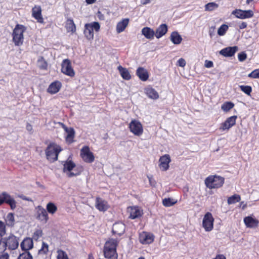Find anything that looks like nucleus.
Here are the masks:
<instances>
[{
	"mask_svg": "<svg viewBox=\"0 0 259 259\" xmlns=\"http://www.w3.org/2000/svg\"><path fill=\"white\" fill-rule=\"evenodd\" d=\"M19 238L13 233L6 234L0 239V250L5 251L7 249L15 250L19 246Z\"/></svg>",
	"mask_w": 259,
	"mask_h": 259,
	"instance_id": "1",
	"label": "nucleus"
},
{
	"mask_svg": "<svg viewBox=\"0 0 259 259\" xmlns=\"http://www.w3.org/2000/svg\"><path fill=\"white\" fill-rule=\"evenodd\" d=\"M116 246V241L114 239H110L105 243L104 247V254L105 258L110 259L117 257Z\"/></svg>",
	"mask_w": 259,
	"mask_h": 259,
	"instance_id": "2",
	"label": "nucleus"
},
{
	"mask_svg": "<svg viewBox=\"0 0 259 259\" xmlns=\"http://www.w3.org/2000/svg\"><path fill=\"white\" fill-rule=\"evenodd\" d=\"M60 146L55 143H50L45 150L47 158L50 162H54L58 159L59 153L61 151Z\"/></svg>",
	"mask_w": 259,
	"mask_h": 259,
	"instance_id": "3",
	"label": "nucleus"
},
{
	"mask_svg": "<svg viewBox=\"0 0 259 259\" xmlns=\"http://www.w3.org/2000/svg\"><path fill=\"white\" fill-rule=\"evenodd\" d=\"M25 27L20 24H17L13 30V40L15 46H19L23 44L24 41L23 33Z\"/></svg>",
	"mask_w": 259,
	"mask_h": 259,
	"instance_id": "4",
	"label": "nucleus"
},
{
	"mask_svg": "<svg viewBox=\"0 0 259 259\" xmlns=\"http://www.w3.org/2000/svg\"><path fill=\"white\" fill-rule=\"evenodd\" d=\"M224 183V178L221 176H209L205 180L206 186L210 189L220 188Z\"/></svg>",
	"mask_w": 259,
	"mask_h": 259,
	"instance_id": "5",
	"label": "nucleus"
},
{
	"mask_svg": "<svg viewBox=\"0 0 259 259\" xmlns=\"http://www.w3.org/2000/svg\"><path fill=\"white\" fill-rule=\"evenodd\" d=\"M6 203L9 204L12 210L16 207V202L9 194L6 192H3L0 194V205Z\"/></svg>",
	"mask_w": 259,
	"mask_h": 259,
	"instance_id": "6",
	"label": "nucleus"
},
{
	"mask_svg": "<svg viewBox=\"0 0 259 259\" xmlns=\"http://www.w3.org/2000/svg\"><path fill=\"white\" fill-rule=\"evenodd\" d=\"M80 156L83 160L87 163H92L95 160V157L88 146H83L80 150Z\"/></svg>",
	"mask_w": 259,
	"mask_h": 259,
	"instance_id": "7",
	"label": "nucleus"
},
{
	"mask_svg": "<svg viewBox=\"0 0 259 259\" xmlns=\"http://www.w3.org/2000/svg\"><path fill=\"white\" fill-rule=\"evenodd\" d=\"M61 72L70 77H73L75 75V72L71 66V61L66 59L63 60L61 63Z\"/></svg>",
	"mask_w": 259,
	"mask_h": 259,
	"instance_id": "8",
	"label": "nucleus"
},
{
	"mask_svg": "<svg viewBox=\"0 0 259 259\" xmlns=\"http://www.w3.org/2000/svg\"><path fill=\"white\" fill-rule=\"evenodd\" d=\"M214 219L210 212H207L204 216L202 226L207 232L211 231L213 227Z\"/></svg>",
	"mask_w": 259,
	"mask_h": 259,
	"instance_id": "9",
	"label": "nucleus"
},
{
	"mask_svg": "<svg viewBox=\"0 0 259 259\" xmlns=\"http://www.w3.org/2000/svg\"><path fill=\"white\" fill-rule=\"evenodd\" d=\"M129 127L131 132L135 135L140 136L143 133V126L141 122L138 120H133L129 124Z\"/></svg>",
	"mask_w": 259,
	"mask_h": 259,
	"instance_id": "10",
	"label": "nucleus"
},
{
	"mask_svg": "<svg viewBox=\"0 0 259 259\" xmlns=\"http://www.w3.org/2000/svg\"><path fill=\"white\" fill-rule=\"evenodd\" d=\"M36 218L40 222L46 224L49 220V216L46 209L39 205L36 208Z\"/></svg>",
	"mask_w": 259,
	"mask_h": 259,
	"instance_id": "11",
	"label": "nucleus"
},
{
	"mask_svg": "<svg viewBox=\"0 0 259 259\" xmlns=\"http://www.w3.org/2000/svg\"><path fill=\"white\" fill-rule=\"evenodd\" d=\"M232 14L235 15L239 19H246L251 18L253 16V12L252 10H242L236 9L232 12Z\"/></svg>",
	"mask_w": 259,
	"mask_h": 259,
	"instance_id": "12",
	"label": "nucleus"
},
{
	"mask_svg": "<svg viewBox=\"0 0 259 259\" xmlns=\"http://www.w3.org/2000/svg\"><path fill=\"white\" fill-rule=\"evenodd\" d=\"M154 240V236L152 234L143 232L139 235V241L143 244L152 243Z\"/></svg>",
	"mask_w": 259,
	"mask_h": 259,
	"instance_id": "13",
	"label": "nucleus"
},
{
	"mask_svg": "<svg viewBox=\"0 0 259 259\" xmlns=\"http://www.w3.org/2000/svg\"><path fill=\"white\" fill-rule=\"evenodd\" d=\"M159 167L163 171H166L169 168V163L171 160L169 155L165 154L161 157L159 159Z\"/></svg>",
	"mask_w": 259,
	"mask_h": 259,
	"instance_id": "14",
	"label": "nucleus"
},
{
	"mask_svg": "<svg viewBox=\"0 0 259 259\" xmlns=\"http://www.w3.org/2000/svg\"><path fill=\"white\" fill-rule=\"evenodd\" d=\"M32 16L40 23H44L41 15V8L40 6H35L32 9Z\"/></svg>",
	"mask_w": 259,
	"mask_h": 259,
	"instance_id": "15",
	"label": "nucleus"
},
{
	"mask_svg": "<svg viewBox=\"0 0 259 259\" xmlns=\"http://www.w3.org/2000/svg\"><path fill=\"white\" fill-rule=\"evenodd\" d=\"M238 50V48L237 46L229 47L221 50L220 51V54L224 57H232L234 55Z\"/></svg>",
	"mask_w": 259,
	"mask_h": 259,
	"instance_id": "16",
	"label": "nucleus"
},
{
	"mask_svg": "<svg viewBox=\"0 0 259 259\" xmlns=\"http://www.w3.org/2000/svg\"><path fill=\"white\" fill-rule=\"evenodd\" d=\"M237 116L234 115L228 118L222 124L221 129L223 131L229 130L235 124Z\"/></svg>",
	"mask_w": 259,
	"mask_h": 259,
	"instance_id": "17",
	"label": "nucleus"
},
{
	"mask_svg": "<svg viewBox=\"0 0 259 259\" xmlns=\"http://www.w3.org/2000/svg\"><path fill=\"white\" fill-rule=\"evenodd\" d=\"M125 226L122 222H117L113 224L112 232L113 234L121 235L125 231Z\"/></svg>",
	"mask_w": 259,
	"mask_h": 259,
	"instance_id": "18",
	"label": "nucleus"
},
{
	"mask_svg": "<svg viewBox=\"0 0 259 259\" xmlns=\"http://www.w3.org/2000/svg\"><path fill=\"white\" fill-rule=\"evenodd\" d=\"M136 74L143 81H146L149 78L148 72L146 69L142 67H140L137 69Z\"/></svg>",
	"mask_w": 259,
	"mask_h": 259,
	"instance_id": "19",
	"label": "nucleus"
},
{
	"mask_svg": "<svg viewBox=\"0 0 259 259\" xmlns=\"http://www.w3.org/2000/svg\"><path fill=\"white\" fill-rule=\"evenodd\" d=\"M20 246L23 250L28 251L29 249L32 248L33 246L32 239L30 238L24 239L21 243Z\"/></svg>",
	"mask_w": 259,
	"mask_h": 259,
	"instance_id": "20",
	"label": "nucleus"
},
{
	"mask_svg": "<svg viewBox=\"0 0 259 259\" xmlns=\"http://www.w3.org/2000/svg\"><path fill=\"white\" fill-rule=\"evenodd\" d=\"M62 86L61 83L59 81L52 82L47 89L48 92L51 94L58 93Z\"/></svg>",
	"mask_w": 259,
	"mask_h": 259,
	"instance_id": "21",
	"label": "nucleus"
},
{
	"mask_svg": "<svg viewBox=\"0 0 259 259\" xmlns=\"http://www.w3.org/2000/svg\"><path fill=\"white\" fill-rule=\"evenodd\" d=\"M96 207L100 211H105L108 208V205L106 201L97 197L96 200Z\"/></svg>",
	"mask_w": 259,
	"mask_h": 259,
	"instance_id": "22",
	"label": "nucleus"
},
{
	"mask_svg": "<svg viewBox=\"0 0 259 259\" xmlns=\"http://www.w3.org/2000/svg\"><path fill=\"white\" fill-rule=\"evenodd\" d=\"M167 31V26L165 24H161L156 30L155 35L159 38L165 35Z\"/></svg>",
	"mask_w": 259,
	"mask_h": 259,
	"instance_id": "23",
	"label": "nucleus"
},
{
	"mask_svg": "<svg viewBox=\"0 0 259 259\" xmlns=\"http://www.w3.org/2000/svg\"><path fill=\"white\" fill-rule=\"evenodd\" d=\"M244 222L247 227L253 228L257 226L258 221L251 217H246L244 218Z\"/></svg>",
	"mask_w": 259,
	"mask_h": 259,
	"instance_id": "24",
	"label": "nucleus"
},
{
	"mask_svg": "<svg viewBox=\"0 0 259 259\" xmlns=\"http://www.w3.org/2000/svg\"><path fill=\"white\" fill-rule=\"evenodd\" d=\"M145 92L149 98L155 100L159 98L158 93L152 88L148 87L146 88L145 89Z\"/></svg>",
	"mask_w": 259,
	"mask_h": 259,
	"instance_id": "25",
	"label": "nucleus"
},
{
	"mask_svg": "<svg viewBox=\"0 0 259 259\" xmlns=\"http://www.w3.org/2000/svg\"><path fill=\"white\" fill-rule=\"evenodd\" d=\"M141 32L142 34L147 39H151L153 38L154 36L155 35V32L154 30L148 27H144L142 29Z\"/></svg>",
	"mask_w": 259,
	"mask_h": 259,
	"instance_id": "26",
	"label": "nucleus"
},
{
	"mask_svg": "<svg viewBox=\"0 0 259 259\" xmlns=\"http://www.w3.org/2000/svg\"><path fill=\"white\" fill-rule=\"evenodd\" d=\"M129 19L125 18L119 22L116 25V31L118 33L122 32L127 26Z\"/></svg>",
	"mask_w": 259,
	"mask_h": 259,
	"instance_id": "27",
	"label": "nucleus"
},
{
	"mask_svg": "<svg viewBox=\"0 0 259 259\" xmlns=\"http://www.w3.org/2000/svg\"><path fill=\"white\" fill-rule=\"evenodd\" d=\"M170 39L175 45H179L182 41V36L177 31H174L171 33Z\"/></svg>",
	"mask_w": 259,
	"mask_h": 259,
	"instance_id": "28",
	"label": "nucleus"
},
{
	"mask_svg": "<svg viewBox=\"0 0 259 259\" xmlns=\"http://www.w3.org/2000/svg\"><path fill=\"white\" fill-rule=\"evenodd\" d=\"M7 226L10 227H14L15 223V220L14 218V214L12 212L9 213L6 218H5V222Z\"/></svg>",
	"mask_w": 259,
	"mask_h": 259,
	"instance_id": "29",
	"label": "nucleus"
},
{
	"mask_svg": "<svg viewBox=\"0 0 259 259\" xmlns=\"http://www.w3.org/2000/svg\"><path fill=\"white\" fill-rule=\"evenodd\" d=\"M84 34L88 40L93 39L94 38V32L89 25L86 24L84 26Z\"/></svg>",
	"mask_w": 259,
	"mask_h": 259,
	"instance_id": "30",
	"label": "nucleus"
},
{
	"mask_svg": "<svg viewBox=\"0 0 259 259\" xmlns=\"http://www.w3.org/2000/svg\"><path fill=\"white\" fill-rule=\"evenodd\" d=\"M118 70H119L121 76L124 79L129 80L131 79V76L127 69L122 67L121 66H119L118 67Z\"/></svg>",
	"mask_w": 259,
	"mask_h": 259,
	"instance_id": "31",
	"label": "nucleus"
},
{
	"mask_svg": "<svg viewBox=\"0 0 259 259\" xmlns=\"http://www.w3.org/2000/svg\"><path fill=\"white\" fill-rule=\"evenodd\" d=\"M142 212L140 209L137 207H132L130 209V218L132 219H135L141 216Z\"/></svg>",
	"mask_w": 259,
	"mask_h": 259,
	"instance_id": "32",
	"label": "nucleus"
},
{
	"mask_svg": "<svg viewBox=\"0 0 259 259\" xmlns=\"http://www.w3.org/2000/svg\"><path fill=\"white\" fill-rule=\"evenodd\" d=\"M65 130L67 133V135L66 137V140L69 143H72L73 142V139L74 137L75 131L72 128H66Z\"/></svg>",
	"mask_w": 259,
	"mask_h": 259,
	"instance_id": "33",
	"label": "nucleus"
},
{
	"mask_svg": "<svg viewBox=\"0 0 259 259\" xmlns=\"http://www.w3.org/2000/svg\"><path fill=\"white\" fill-rule=\"evenodd\" d=\"M46 210L51 214H54L57 210V207L55 203L50 202L46 206Z\"/></svg>",
	"mask_w": 259,
	"mask_h": 259,
	"instance_id": "34",
	"label": "nucleus"
},
{
	"mask_svg": "<svg viewBox=\"0 0 259 259\" xmlns=\"http://www.w3.org/2000/svg\"><path fill=\"white\" fill-rule=\"evenodd\" d=\"M75 164L73 161L71 160L67 161L64 164L63 171L64 172H65L66 171H70L75 167Z\"/></svg>",
	"mask_w": 259,
	"mask_h": 259,
	"instance_id": "35",
	"label": "nucleus"
},
{
	"mask_svg": "<svg viewBox=\"0 0 259 259\" xmlns=\"http://www.w3.org/2000/svg\"><path fill=\"white\" fill-rule=\"evenodd\" d=\"M219 7V5L214 2H210L204 6L205 11H212Z\"/></svg>",
	"mask_w": 259,
	"mask_h": 259,
	"instance_id": "36",
	"label": "nucleus"
},
{
	"mask_svg": "<svg viewBox=\"0 0 259 259\" xmlns=\"http://www.w3.org/2000/svg\"><path fill=\"white\" fill-rule=\"evenodd\" d=\"M241 200V197L238 194H235L230 197L228 199V203L229 204H234L236 202H238L240 201Z\"/></svg>",
	"mask_w": 259,
	"mask_h": 259,
	"instance_id": "37",
	"label": "nucleus"
},
{
	"mask_svg": "<svg viewBox=\"0 0 259 259\" xmlns=\"http://www.w3.org/2000/svg\"><path fill=\"white\" fill-rule=\"evenodd\" d=\"M177 202L170 198H165L162 201L163 205L165 207H170L174 205Z\"/></svg>",
	"mask_w": 259,
	"mask_h": 259,
	"instance_id": "38",
	"label": "nucleus"
},
{
	"mask_svg": "<svg viewBox=\"0 0 259 259\" xmlns=\"http://www.w3.org/2000/svg\"><path fill=\"white\" fill-rule=\"evenodd\" d=\"M234 104L231 102H227L224 103L221 107L222 109L225 112H228L233 108Z\"/></svg>",
	"mask_w": 259,
	"mask_h": 259,
	"instance_id": "39",
	"label": "nucleus"
},
{
	"mask_svg": "<svg viewBox=\"0 0 259 259\" xmlns=\"http://www.w3.org/2000/svg\"><path fill=\"white\" fill-rule=\"evenodd\" d=\"M239 88L241 91L244 92L246 95L250 96L252 92V88L249 85H239Z\"/></svg>",
	"mask_w": 259,
	"mask_h": 259,
	"instance_id": "40",
	"label": "nucleus"
},
{
	"mask_svg": "<svg viewBox=\"0 0 259 259\" xmlns=\"http://www.w3.org/2000/svg\"><path fill=\"white\" fill-rule=\"evenodd\" d=\"M6 224L0 221V237L1 238L6 235Z\"/></svg>",
	"mask_w": 259,
	"mask_h": 259,
	"instance_id": "41",
	"label": "nucleus"
},
{
	"mask_svg": "<svg viewBox=\"0 0 259 259\" xmlns=\"http://www.w3.org/2000/svg\"><path fill=\"white\" fill-rule=\"evenodd\" d=\"M229 27L226 24L222 25L218 29V34L220 36H223L225 35L226 31L228 30Z\"/></svg>",
	"mask_w": 259,
	"mask_h": 259,
	"instance_id": "42",
	"label": "nucleus"
},
{
	"mask_svg": "<svg viewBox=\"0 0 259 259\" xmlns=\"http://www.w3.org/2000/svg\"><path fill=\"white\" fill-rule=\"evenodd\" d=\"M67 28L69 31L74 32L75 31V25L72 19H68L67 21Z\"/></svg>",
	"mask_w": 259,
	"mask_h": 259,
	"instance_id": "43",
	"label": "nucleus"
},
{
	"mask_svg": "<svg viewBox=\"0 0 259 259\" xmlns=\"http://www.w3.org/2000/svg\"><path fill=\"white\" fill-rule=\"evenodd\" d=\"M37 64L39 68L41 69H46L47 68V63L43 58L38 59Z\"/></svg>",
	"mask_w": 259,
	"mask_h": 259,
	"instance_id": "44",
	"label": "nucleus"
},
{
	"mask_svg": "<svg viewBox=\"0 0 259 259\" xmlns=\"http://www.w3.org/2000/svg\"><path fill=\"white\" fill-rule=\"evenodd\" d=\"M87 25H89L90 27L92 28V30H95L96 31L98 32L99 31L100 28V24L97 22H94L91 23H88Z\"/></svg>",
	"mask_w": 259,
	"mask_h": 259,
	"instance_id": "45",
	"label": "nucleus"
},
{
	"mask_svg": "<svg viewBox=\"0 0 259 259\" xmlns=\"http://www.w3.org/2000/svg\"><path fill=\"white\" fill-rule=\"evenodd\" d=\"M18 259H32V256L28 251L20 254Z\"/></svg>",
	"mask_w": 259,
	"mask_h": 259,
	"instance_id": "46",
	"label": "nucleus"
},
{
	"mask_svg": "<svg viewBox=\"0 0 259 259\" xmlns=\"http://www.w3.org/2000/svg\"><path fill=\"white\" fill-rule=\"evenodd\" d=\"M48 245L46 243L43 242L42 243V247L38 251L39 253H47L48 252Z\"/></svg>",
	"mask_w": 259,
	"mask_h": 259,
	"instance_id": "47",
	"label": "nucleus"
},
{
	"mask_svg": "<svg viewBox=\"0 0 259 259\" xmlns=\"http://www.w3.org/2000/svg\"><path fill=\"white\" fill-rule=\"evenodd\" d=\"M248 76L250 78H259V69L252 71L248 75Z\"/></svg>",
	"mask_w": 259,
	"mask_h": 259,
	"instance_id": "48",
	"label": "nucleus"
},
{
	"mask_svg": "<svg viewBox=\"0 0 259 259\" xmlns=\"http://www.w3.org/2000/svg\"><path fill=\"white\" fill-rule=\"evenodd\" d=\"M57 259H68L66 253L60 250L58 251Z\"/></svg>",
	"mask_w": 259,
	"mask_h": 259,
	"instance_id": "49",
	"label": "nucleus"
},
{
	"mask_svg": "<svg viewBox=\"0 0 259 259\" xmlns=\"http://www.w3.org/2000/svg\"><path fill=\"white\" fill-rule=\"evenodd\" d=\"M42 235V232L41 230L38 229L36 230L33 235V238L37 240Z\"/></svg>",
	"mask_w": 259,
	"mask_h": 259,
	"instance_id": "50",
	"label": "nucleus"
},
{
	"mask_svg": "<svg viewBox=\"0 0 259 259\" xmlns=\"http://www.w3.org/2000/svg\"><path fill=\"white\" fill-rule=\"evenodd\" d=\"M246 54L244 52H241L238 55V60L241 62L244 61L246 59Z\"/></svg>",
	"mask_w": 259,
	"mask_h": 259,
	"instance_id": "51",
	"label": "nucleus"
},
{
	"mask_svg": "<svg viewBox=\"0 0 259 259\" xmlns=\"http://www.w3.org/2000/svg\"><path fill=\"white\" fill-rule=\"evenodd\" d=\"M147 177L148 178L149 182L150 185L153 187H155L156 184V182L153 179V176H148Z\"/></svg>",
	"mask_w": 259,
	"mask_h": 259,
	"instance_id": "52",
	"label": "nucleus"
},
{
	"mask_svg": "<svg viewBox=\"0 0 259 259\" xmlns=\"http://www.w3.org/2000/svg\"><path fill=\"white\" fill-rule=\"evenodd\" d=\"M9 255L7 252L5 251H2V252L0 254V259H9Z\"/></svg>",
	"mask_w": 259,
	"mask_h": 259,
	"instance_id": "53",
	"label": "nucleus"
},
{
	"mask_svg": "<svg viewBox=\"0 0 259 259\" xmlns=\"http://www.w3.org/2000/svg\"><path fill=\"white\" fill-rule=\"evenodd\" d=\"M186 64V61L183 58H181L178 61V65L180 67H184Z\"/></svg>",
	"mask_w": 259,
	"mask_h": 259,
	"instance_id": "54",
	"label": "nucleus"
},
{
	"mask_svg": "<svg viewBox=\"0 0 259 259\" xmlns=\"http://www.w3.org/2000/svg\"><path fill=\"white\" fill-rule=\"evenodd\" d=\"M205 66L207 68H210L213 66V63L211 61H205Z\"/></svg>",
	"mask_w": 259,
	"mask_h": 259,
	"instance_id": "55",
	"label": "nucleus"
},
{
	"mask_svg": "<svg viewBox=\"0 0 259 259\" xmlns=\"http://www.w3.org/2000/svg\"><path fill=\"white\" fill-rule=\"evenodd\" d=\"M214 29L215 27L213 26H211L209 29V34L211 38H212L214 34Z\"/></svg>",
	"mask_w": 259,
	"mask_h": 259,
	"instance_id": "56",
	"label": "nucleus"
},
{
	"mask_svg": "<svg viewBox=\"0 0 259 259\" xmlns=\"http://www.w3.org/2000/svg\"><path fill=\"white\" fill-rule=\"evenodd\" d=\"M97 16L100 20H105V16L100 11H98L97 13Z\"/></svg>",
	"mask_w": 259,
	"mask_h": 259,
	"instance_id": "57",
	"label": "nucleus"
},
{
	"mask_svg": "<svg viewBox=\"0 0 259 259\" xmlns=\"http://www.w3.org/2000/svg\"><path fill=\"white\" fill-rule=\"evenodd\" d=\"M247 26V23L244 22H242L239 26L240 29H244Z\"/></svg>",
	"mask_w": 259,
	"mask_h": 259,
	"instance_id": "58",
	"label": "nucleus"
},
{
	"mask_svg": "<svg viewBox=\"0 0 259 259\" xmlns=\"http://www.w3.org/2000/svg\"><path fill=\"white\" fill-rule=\"evenodd\" d=\"M26 129L28 131L31 132L32 130V126L31 124L27 123L26 125Z\"/></svg>",
	"mask_w": 259,
	"mask_h": 259,
	"instance_id": "59",
	"label": "nucleus"
},
{
	"mask_svg": "<svg viewBox=\"0 0 259 259\" xmlns=\"http://www.w3.org/2000/svg\"><path fill=\"white\" fill-rule=\"evenodd\" d=\"M67 175L69 177H72L77 175V174H74V172H71V171H69Z\"/></svg>",
	"mask_w": 259,
	"mask_h": 259,
	"instance_id": "60",
	"label": "nucleus"
},
{
	"mask_svg": "<svg viewBox=\"0 0 259 259\" xmlns=\"http://www.w3.org/2000/svg\"><path fill=\"white\" fill-rule=\"evenodd\" d=\"M21 198L23 199V200H27V201H32V200H31V199L29 198H27L26 197V196H21Z\"/></svg>",
	"mask_w": 259,
	"mask_h": 259,
	"instance_id": "61",
	"label": "nucleus"
},
{
	"mask_svg": "<svg viewBox=\"0 0 259 259\" xmlns=\"http://www.w3.org/2000/svg\"><path fill=\"white\" fill-rule=\"evenodd\" d=\"M96 0H85V2L88 4H92L95 3Z\"/></svg>",
	"mask_w": 259,
	"mask_h": 259,
	"instance_id": "62",
	"label": "nucleus"
},
{
	"mask_svg": "<svg viewBox=\"0 0 259 259\" xmlns=\"http://www.w3.org/2000/svg\"><path fill=\"white\" fill-rule=\"evenodd\" d=\"M150 2V0H141V3L143 5H146Z\"/></svg>",
	"mask_w": 259,
	"mask_h": 259,
	"instance_id": "63",
	"label": "nucleus"
},
{
	"mask_svg": "<svg viewBox=\"0 0 259 259\" xmlns=\"http://www.w3.org/2000/svg\"><path fill=\"white\" fill-rule=\"evenodd\" d=\"M253 0H246L247 4H249L251 2H252Z\"/></svg>",
	"mask_w": 259,
	"mask_h": 259,
	"instance_id": "64",
	"label": "nucleus"
}]
</instances>
